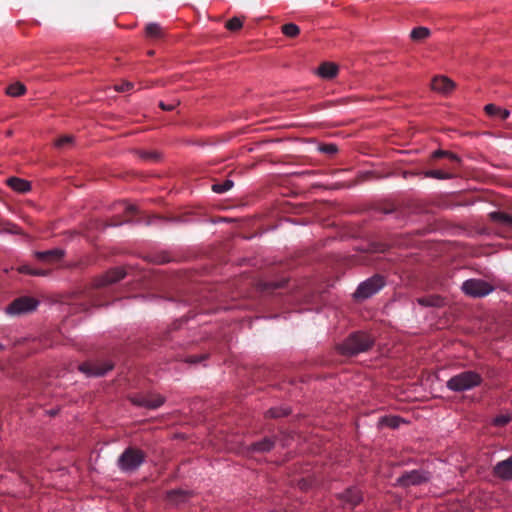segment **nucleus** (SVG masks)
<instances>
[{
    "instance_id": "20e7f679",
    "label": "nucleus",
    "mask_w": 512,
    "mask_h": 512,
    "mask_svg": "<svg viewBox=\"0 0 512 512\" xmlns=\"http://www.w3.org/2000/svg\"><path fill=\"white\" fill-rule=\"evenodd\" d=\"M145 453L137 448L128 447L119 456L117 464L123 472L136 471L145 461Z\"/></svg>"
},
{
    "instance_id": "412c9836",
    "label": "nucleus",
    "mask_w": 512,
    "mask_h": 512,
    "mask_svg": "<svg viewBox=\"0 0 512 512\" xmlns=\"http://www.w3.org/2000/svg\"><path fill=\"white\" fill-rule=\"evenodd\" d=\"M430 34L431 32L427 27L419 26L411 31L410 37L413 41L420 42L428 38Z\"/></svg>"
},
{
    "instance_id": "49530a36",
    "label": "nucleus",
    "mask_w": 512,
    "mask_h": 512,
    "mask_svg": "<svg viewBox=\"0 0 512 512\" xmlns=\"http://www.w3.org/2000/svg\"><path fill=\"white\" fill-rule=\"evenodd\" d=\"M158 262L159 263H164V262H166V259L163 258V259L159 260Z\"/></svg>"
},
{
    "instance_id": "4be33fe9",
    "label": "nucleus",
    "mask_w": 512,
    "mask_h": 512,
    "mask_svg": "<svg viewBox=\"0 0 512 512\" xmlns=\"http://www.w3.org/2000/svg\"><path fill=\"white\" fill-rule=\"evenodd\" d=\"M490 218L494 222L502 223L504 225L512 226V215L501 211H495L490 213Z\"/></svg>"
},
{
    "instance_id": "9d476101",
    "label": "nucleus",
    "mask_w": 512,
    "mask_h": 512,
    "mask_svg": "<svg viewBox=\"0 0 512 512\" xmlns=\"http://www.w3.org/2000/svg\"><path fill=\"white\" fill-rule=\"evenodd\" d=\"M126 271L123 268H113L107 271L104 275L94 280V287L96 289L103 288L122 280L126 276Z\"/></svg>"
},
{
    "instance_id": "a19ab883",
    "label": "nucleus",
    "mask_w": 512,
    "mask_h": 512,
    "mask_svg": "<svg viewBox=\"0 0 512 512\" xmlns=\"http://www.w3.org/2000/svg\"><path fill=\"white\" fill-rule=\"evenodd\" d=\"M89 297H90V301H91V305L92 306H101V305H103V303L94 294H91Z\"/></svg>"
},
{
    "instance_id": "7c9ffc66",
    "label": "nucleus",
    "mask_w": 512,
    "mask_h": 512,
    "mask_svg": "<svg viewBox=\"0 0 512 512\" xmlns=\"http://www.w3.org/2000/svg\"><path fill=\"white\" fill-rule=\"evenodd\" d=\"M433 157L434 158H442V157H447L449 158L451 161L455 162V163H459L460 159L457 155L449 152V151H444V150H436L434 153H433Z\"/></svg>"
},
{
    "instance_id": "a211bd4d",
    "label": "nucleus",
    "mask_w": 512,
    "mask_h": 512,
    "mask_svg": "<svg viewBox=\"0 0 512 512\" xmlns=\"http://www.w3.org/2000/svg\"><path fill=\"white\" fill-rule=\"evenodd\" d=\"M7 184L13 190L20 192V193L28 192L31 189V185L28 181L17 178V177L8 178Z\"/></svg>"
},
{
    "instance_id": "2f4dec72",
    "label": "nucleus",
    "mask_w": 512,
    "mask_h": 512,
    "mask_svg": "<svg viewBox=\"0 0 512 512\" xmlns=\"http://www.w3.org/2000/svg\"><path fill=\"white\" fill-rule=\"evenodd\" d=\"M18 270L20 273H26V274H30L33 276H45L47 274V272L45 270L32 269L27 265L21 266Z\"/></svg>"
},
{
    "instance_id": "7ed1b4c3",
    "label": "nucleus",
    "mask_w": 512,
    "mask_h": 512,
    "mask_svg": "<svg viewBox=\"0 0 512 512\" xmlns=\"http://www.w3.org/2000/svg\"><path fill=\"white\" fill-rule=\"evenodd\" d=\"M482 382L481 374L473 370H465L452 376L446 386L453 392H464L480 386Z\"/></svg>"
},
{
    "instance_id": "0eeeda50",
    "label": "nucleus",
    "mask_w": 512,
    "mask_h": 512,
    "mask_svg": "<svg viewBox=\"0 0 512 512\" xmlns=\"http://www.w3.org/2000/svg\"><path fill=\"white\" fill-rule=\"evenodd\" d=\"M384 285V278L380 275H374L358 286L354 297L356 299H367L382 289Z\"/></svg>"
},
{
    "instance_id": "b1692460",
    "label": "nucleus",
    "mask_w": 512,
    "mask_h": 512,
    "mask_svg": "<svg viewBox=\"0 0 512 512\" xmlns=\"http://www.w3.org/2000/svg\"><path fill=\"white\" fill-rule=\"evenodd\" d=\"M234 186V182L230 179H226L222 183H215L212 185V191L218 194L229 191Z\"/></svg>"
},
{
    "instance_id": "a18cd8bd",
    "label": "nucleus",
    "mask_w": 512,
    "mask_h": 512,
    "mask_svg": "<svg viewBox=\"0 0 512 512\" xmlns=\"http://www.w3.org/2000/svg\"><path fill=\"white\" fill-rule=\"evenodd\" d=\"M201 360H202V358H197V357L194 355V359H193L194 364H196L197 362H200Z\"/></svg>"
},
{
    "instance_id": "9b49d317",
    "label": "nucleus",
    "mask_w": 512,
    "mask_h": 512,
    "mask_svg": "<svg viewBox=\"0 0 512 512\" xmlns=\"http://www.w3.org/2000/svg\"><path fill=\"white\" fill-rule=\"evenodd\" d=\"M340 499L345 508L353 509L362 501V494L359 489L352 487L348 488L341 494Z\"/></svg>"
},
{
    "instance_id": "09e8293b",
    "label": "nucleus",
    "mask_w": 512,
    "mask_h": 512,
    "mask_svg": "<svg viewBox=\"0 0 512 512\" xmlns=\"http://www.w3.org/2000/svg\"><path fill=\"white\" fill-rule=\"evenodd\" d=\"M4 349V346L0 343V351Z\"/></svg>"
},
{
    "instance_id": "c756f323",
    "label": "nucleus",
    "mask_w": 512,
    "mask_h": 512,
    "mask_svg": "<svg viewBox=\"0 0 512 512\" xmlns=\"http://www.w3.org/2000/svg\"><path fill=\"white\" fill-rule=\"evenodd\" d=\"M426 177L436 178V179H450L452 178V174L448 172H444L442 170H429L425 173Z\"/></svg>"
},
{
    "instance_id": "dca6fc26",
    "label": "nucleus",
    "mask_w": 512,
    "mask_h": 512,
    "mask_svg": "<svg viewBox=\"0 0 512 512\" xmlns=\"http://www.w3.org/2000/svg\"><path fill=\"white\" fill-rule=\"evenodd\" d=\"M338 73V66L334 63L325 62L318 68V75L324 79H332Z\"/></svg>"
},
{
    "instance_id": "6ab92c4d",
    "label": "nucleus",
    "mask_w": 512,
    "mask_h": 512,
    "mask_svg": "<svg viewBox=\"0 0 512 512\" xmlns=\"http://www.w3.org/2000/svg\"><path fill=\"white\" fill-rule=\"evenodd\" d=\"M145 35L150 39H161L165 35L163 27L158 23H148L145 27Z\"/></svg>"
},
{
    "instance_id": "c03bdc74",
    "label": "nucleus",
    "mask_w": 512,
    "mask_h": 512,
    "mask_svg": "<svg viewBox=\"0 0 512 512\" xmlns=\"http://www.w3.org/2000/svg\"><path fill=\"white\" fill-rule=\"evenodd\" d=\"M177 221H180V222H189V219L187 218V216H181V217L177 218Z\"/></svg>"
},
{
    "instance_id": "bb28decb",
    "label": "nucleus",
    "mask_w": 512,
    "mask_h": 512,
    "mask_svg": "<svg viewBox=\"0 0 512 512\" xmlns=\"http://www.w3.org/2000/svg\"><path fill=\"white\" fill-rule=\"evenodd\" d=\"M290 413V410L287 408H270L265 416L267 418H280L286 416Z\"/></svg>"
},
{
    "instance_id": "79ce46f5",
    "label": "nucleus",
    "mask_w": 512,
    "mask_h": 512,
    "mask_svg": "<svg viewBox=\"0 0 512 512\" xmlns=\"http://www.w3.org/2000/svg\"><path fill=\"white\" fill-rule=\"evenodd\" d=\"M159 107L162 109V110H165V111H171L175 108V105L174 104H169V105H166L164 102L160 101L159 102Z\"/></svg>"
},
{
    "instance_id": "c85d7f7f",
    "label": "nucleus",
    "mask_w": 512,
    "mask_h": 512,
    "mask_svg": "<svg viewBox=\"0 0 512 512\" xmlns=\"http://www.w3.org/2000/svg\"><path fill=\"white\" fill-rule=\"evenodd\" d=\"M243 26V19L239 17H233L226 22L225 27L230 31H238Z\"/></svg>"
},
{
    "instance_id": "58836bf2",
    "label": "nucleus",
    "mask_w": 512,
    "mask_h": 512,
    "mask_svg": "<svg viewBox=\"0 0 512 512\" xmlns=\"http://www.w3.org/2000/svg\"><path fill=\"white\" fill-rule=\"evenodd\" d=\"M320 151L328 155H333L338 151V148L335 144H324L320 147Z\"/></svg>"
},
{
    "instance_id": "de8ad7c7",
    "label": "nucleus",
    "mask_w": 512,
    "mask_h": 512,
    "mask_svg": "<svg viewBox=\"0 0 512 512\" xmlns=\"http://www.w3.org/2000/svg\"><path fill=\"white\" fill-rule=\"evenodd\" d=\"M153 54H154V51H152V50L148 52V55H150V56Z\"/></svg>"
},
{
    "instance_id": "f257e3e1",
    "label": "nucleus",
    "mask_w": 512,
    "mask_h": 512,
    "mask_svg": "<svg viewBox=\"0 0 512 512\" xmlns=\"http://www.w3.org/2000/svg\"><path fill=\"white\" fill-rule=\"evenodd\" d=\"M375 339L370 334L357 331L351 333L342 343L338 344L337 350L344 356H355L370 350Z\"/></svg>"
},
{
    "instance_id": "a878e982",
    "label": "nucleus",
    "mask_w": 512,
    "mask_h": 512,
    "mask_svg": "<svg viewBox=\"0 0 512 512\" xmlns=\"http://www.w3.org/2000/svg\"><path fill=\"white\" fill-rule=\"evenodd\" d=\"M286 281H268L260 283V288L263 291H274L284 287Z\"/></svg>"
},
{
    "instance_id": "37998d69",
    "label": "nucleus",
    "mask_w": 512,
    "mask_h": 512,
    "mask_svg": "<svg viewBox=\"0 0 512 512\" xmlns=\"http://www.w3.org/2000/svg\"><path fill=\"white\" fill-rule=\"evenodd\" d=\"M399 422H400V419L397 417H394V418H391L388 420V425L390 427L396 428V427H398Z\"/></svg>"
},
{
    "instance_id": "39448f33",
    "label": "nucleus",
    "mask_w": 512,
    "mask_h": 512,
    "mask_svg": "<svg viewBox=\"0 0 512 512\" xmlns=\"http://www.w3.org/2000/svg\"><path fill=\"white\" fill-rule=\"evenodd\" d=\"M39 305V301L31 296H21L14 299L6 308L5 312L11 316H20L30 313Z\"/></svg>"
},
{
    "instance_id": "ea45409f",
    "label": "nucleus",
    "mask_w": 512,
    "mask_h": 512,
    "mask_svg": "<svg viewBox=\"0 0 512 512\" xmlns=\"http://www.w3.org/2000/svg\"><path fill=\"white\" fill-rule=\"evenodd\" d=\"M189 321V318L184 315L183 317H181L180 319L176 320L173 324H172V327L171 329L172 330H178L182 327V325L184 324H187Z\"/></svg>"
},
{
    "instance_id": "f03ea898",
    "label": "nucleus",
    "mask_w": 512,
    "mask_h": 512,
    "mask_svg": "<svg viewBox=\"0 0 512 512\" xmlns=\"http://www.w3.org/2000/svg\"><path fill=\"white\" fill-rule=\"evenodd\" d=\"M116 211H123V216H117L111 219L108 226H119L123 223H144L145 225H150L152 223V219L160 218L157 215L147 216L143 215V217L139 214L135 205L127 204L126 202H120L115 205L114 208Z\"/></svg>"
},
{
    "instance_id": "f3484780",
    "label": "nucleus",
    "mask_w": 512,
    "mask_h": 512,
    "mask_svg": "<svg viewBox=\"0 0 512 512\" xmlns=\"http://www.w3.org/2000/svg\"><path fill=\"white\" fill-rule=\"evenodd\" d=\"M417 303L424 307H441L444 305V299L439 295H429L417 298Z\"/></svg>"
},
{
    "instance_id": "aec40b11",
    "label": "nucleus",
    "mask_w": 512,
    "mask_h": 512,
    "mask_svg": "<svg viewBox=\"0 0 512 512\" xmlns=\"http://www.w3.org/2000/svg\"><path fill=\"white\" fill-rule=\"evenodd\" d=\"M484 111L491 117H499L501 120H506L510 116V112L507 109H503L495 104H487L484 107Z\"/></svg>"
},
{
    "instance_id": "f704fd0d",
    "label": "nucleus",
    "mask_w": 512,
    "mask_h": 512,
    "mask_svg": "<svg viewBox=\"0 0 512 512\" xmlns=\"http://www.w3.org/2000/svg\"><path fill=\"white\" fill-rule=\"evenodd\" d=\"M512 417L510 415H498L494 418L493 424L498 427H503L507 425L511 421Z\"/></svg>"
},
{
    "instance_id": "2eb2a0df",
    "label": "nucleus",
    "mask_w": 512,
    "mask_h": 512,
    "mask_svg": "<svg viewBox=\"0 0 512 512\" xmlns=\"http://www.w3.org/2000/svg\"><path fill=\"white\" fill-rule=\"evenodd\" d=\"M276 443L275 437H265L260 441H256L252 443L249 447V450L252 452L258 453H266L271 451Z\"/></svg>"
},
{
    "instance_id": "72a5a7b5",
    "label": "nucleus",
    "mask_w": 512,
    "mask_h": 512,
    "mask_svg": "<svg viewBox=\"0 0 512 512\" xmlns=\"http://www.w3.org/2000/svg\"><path fill=\"white\" fill-rule=\"evenodd\" d=\"M140 157L147 161L157 162L160 159V154L156 151H141Z\"/></svg>"
},
{
    "instance_id": "cd10ccee",
    "label": "nucleus",
    "mask_w": 512,
    "mask_h": 512,
    "mask_svg": "<svg viewBox=\"0 0 512 512\" xmlns=\"http://www.w3.org/2000/svg\"><path fill=\"white\" fill-rule=\"evenodd\" d=\"M147 397H148V408L149 409H156V408L160 407L164 402V398L160 395L151 394V395H147Z\"/></svg>"
},
{
    "instance_id": "4468645a",
    "label": "nucleus",
    "mask_w": 512,
    "mask_h": 512,
    "mask_svg": "<svg viewBox=\"0 0 512 512\" xmlns=\"http://www.w3.org/2000/svg\"><path fill=\"white\" fill-rule=\"evenodd\" d=\"M63 255L64 252L61 249H51L35 253L36 258L39 261L49 264L58 262L63 257Z\"/></svg>"
},
{
    "instance_id": "e433bc0d",
    "label": "nucleus",
    "mask_w": 512,
    "mask_h": 512,
    "mask_svg": "<svg viewBox=\"0 0 512 512\" xmlns=\"http://www.w3.org/2000/svg\"><path fill=\"white\" fill-rule=\"evenodd\" d=\"M134 84L130 81H123L120 84L115 85V90L118 92H126L133 89Z\"/></svg>"
},
{
    "instance_id": "5701e85b",
    "label": "nucleus",
    "mask_w": 512,
    "mask_h": 512,
    "mask_svg": "<svg viewBox=\"0 0 512 512\" xmlns=\"http://www.w3.org/2000/svg\"><path fill=\"white\" fill-rule=\"evenodd\" d=\"M25 91H26L25 86L22 83H20V82H16V83L10 84L6 88V93L9 96H12V97L21 96V95H23L25 93Z\"/></svg>"
},
{
    "instance_id": "393cba45",
    "label": "nucleus",
    "mask_w": 512,
    "mask_h": 512,
    "mask_svg": "<svg viewBox=\"0 0 512 512\" xmlns=\"http://www.w3.org/2000/svg\"><path fill=\"white\" fill-rule=\"evenodd\" d=\"M282 33L290 38L296 37L300 33L299 27L294 23L284 24L281 28Z\"/></svg>"
},
{
    "instance_id": "473e14b6",
    "label": "nucleus",
    "mask_w": 512,
    "mask_h": 512,
    "mask_svg": "<svg viewBox=\"0 0 512 512\" xmlns=\"http://www.w3.org/2000/svg\"><path fill=\"white\" fill-rule=\"evenodd\" d=\"M73 137L70 136V135H64V136H61L59 137L56 141H55V146L58 147V148H64V147H67V146H70L72 145L73 143Z\"/></svg>"
},
{
    "instance_id": "4c0bfd02",
    "label": "nucleus",
    "mask_w": 512,
    "mask_h": 512,
    "mask_svg": "<svg viewBox=\"0 0 512 512\" xmlns=\"http://www.w3.org/2000/svg\"><path fill=\"white\" fill-rule=\"evenodd\" d=\"M131 400H132L133 404H135L137 406L148 408V397H147V395L133 397Z\"/></svg>"
},
{
    "instance_id": "423d86ee",
    "label": "nucleus",
    "mask_w": 512,
    "mask_h": 512,
    "mask_svg": "<svg viewBox=\"0 0 512 512\" xmlns=\"http://www.w3.org/2000/svg\"><path fill=\"white\" fill-rule=\"evenodd\" d=\"M462 291L473 298H481L490 294L494 287L482 279H468L462 283Z\"/></svg>"
},
{
    "instance_id": "c9c22d12",
    "label": "nucleus",
    "mask_w": 512,
    "mask_h": 512,
    "mask_svg": "<svg viewBox=\"0 0 512 512\" xmlns=\"http://www.w3.org/2000/svg\"><path fill=\"white\" fill-rule=\"evenodd\" d=\"M186 494L182 491H171L168 493V500L172 503H178L185 498Z\"/></svg>"
},
{
    "instance_id": "f8f14e48",
    "label": "nucleus",
    "mask_w": 512,
    "mask_h": 512,
    "mask_svg": "<svg viewBox=\"0 0 512 512\" xmlns=\"http://www.w3.org/2000/svg\"><path fill=\"white\" fill-rule=\"evenodd\" d=\"M493 474L497 478L502 480H511L512 479V457H509L505 460L498 462L493 467Z\"/></svg>"
},
{
    "instance_id": "ddd939ff",
    "label": "nucleus",
    "mask_w": 512,
    "mask_h": 512,
    "mask_svg": "<svg viewBox=\"0 0 512 512\" xmlns=\"http://www.w3.org/2000/svg\"><path fill=\"white\" fill-rule=\"evenodd\" d=\"M432 90L448 94L455 88V83L446 76H435L431 81Z\"/></svg>"
},
{
    "instance_id": "6e6552de",
    "label": "nucleus",
    "mask_w": 512,
    "mask_h": 512,
    "mask_svg": "<svg viewBox=\"0 0 512 512\" xmlns=\"http://www.w3.org/2000/svg\"><path fill=\"white\" fill-rule=\"evenodd\" d=\"M78 368L87 376L100 377L111 371L114 364L109 360H92L81 363Z\"/></svg>"
},
{
    "instance_id": "1a4fd4ad",
    "label": "nucleus",
    "mask_w": 512,
    "mask_h": 512,
    "mask_svg": "<svg viewBox=\"0 0 512 512\" xmlns=\"http://www.w3.org/2000/svg\"><path fill=\"white\" fill-rule=\"evenodd\" d=\"M429 480V473L423 470H411L404 472L397 483L401 487L421 485Z\"/></svg>"
}]
</instances>
